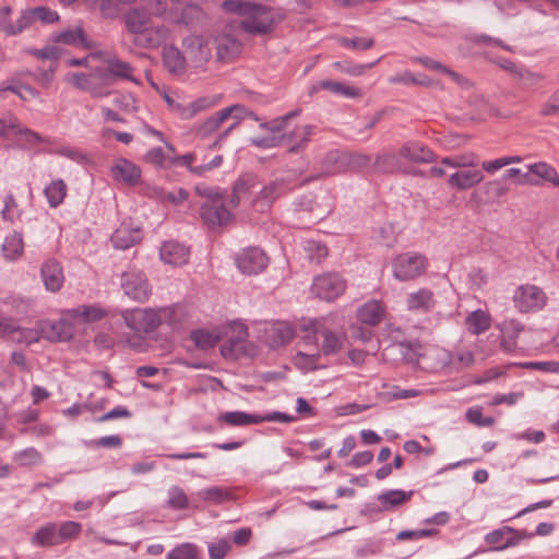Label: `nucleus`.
I'll return each instance as SVG.
<instances>
[{
	"instance_id": "5701e85b",
	"label": "nucleus",
	"mask_w": 559,
	"mask_h": 559,
	"mask_svg": "<svg viewBox=\"0 0 559 559\" xmlns=\"http://www.w3.org/2000/svg\"><path fill=\"white\" fill-rule=\"evenodd\" d=\"M528 174L523 175L519 178L518 182L521 185L530 183L533 186H538L539 181L534 180L531 175L538 177L545 181L552 183L555 187L559 186V175L556 168L545 162L534 163L527 166Z\"/></svg>"
},
{
	"instance_id": "e433bc0d",
	"label": "nucleus",
	"mask_w": 559,
	"mask_h": 559,
	"mask_svg": "<svg viewBox=\"0 0 559 559\" xmlns=\"http://www.w3.org/2000/svg\"><path fill=\"white\" fill-rule=\"evenodd\" d=\"M31 543L36 547H53L60 545L57 524L53 522L40 526L32 536Z\"/></svg>"
},
{
	"instance_id": "6ab92c4d",
	"label": "nucleus",
	"mask_w": 559,
	"mask_h": 559,
	"mask_svg": "<svg viewBox=\"0 0 559 559\" xmlns=\"http://www.w3.org/2000/svg\"><path fill=\"white\" fill-rule=\"evenodd\" d=\"M267 257L259 248L245 249L236 258L237 266L243 274H258L267 265Z\"/></svg>"
},
{
	"instance_id": "1a4fd4ad",
	"label": "nucleus",
	"mask_w": 559,
	"mask_h": 559,
	"mask_svg": "<svg viewBox=\"0 0 559 559\" xmlns=\"http://www.w3.org/2000/svg\"><path fill=\"white\" fill-rule=\"evenodd\" d=\"M245 114L249 117H252L254 120H258V117L253 112L247 111L243 106L233 105L216 111L197 124L194 127V134L199 139H207L214 134L233 115L236 119H241Z\"/></svg>"
},
{
	"instance_id": "052dcab7",
	"label": "nucleus",
	"mask_w": 559,
	"mask_h": 559,
	"mask_svg": "<svg viewBox=\"0 0 559 559\" xmlns=\"http://www.w3.org/2000/svg\"><path fill=\"white\" fill-rule=\"evenodd\" d=\"M199 496L206 501L223 503L230 499V492L222 487H210L201 490Z\"/></svg>"
},
{
	"instance_id": "f8f14e48",
	"label": "nucleus",
	"mask_w": 559,
	"mask_h": 559,
	"mask_svg": "<svg viewBox=\"0 0 559 559\" xmlns=\"http://www.w3.org/2000/svg\"><path fill=\"white\" fill-rule=\"evenodd\" d=\"M90 70V73H69L66 80L73 86L88 92L93 97L109 95V91L106 90V74H103V68L95 67Z\"/></svg>"
},
{
	"instance_id": "20e7f679",
	"label": "nucleus",
	"mask_w": 559,
	"mask_h": 559,
	"mask_svg": "<svg viewBox=\"0 0 559 559\" xmlns=\"http://www.w3.org/2000/svg\"><path fill=\"white\" fill-rule=\"evenodd\" d=\"M147 8L153 15L176 24L188 25L200 14L198 7L185 4L183 0H147Z\"/></svg>"
},
{
	"instance_id": "c03bdc74",
	"label": "nucleus",
	"mask_w": 559,
	"mask_h": 559,
	"mask_svg": "<svg viewBox=\"0 0 559 559\" xmlns=\"http://www.w3.org/2000/svg\"><path fill=\"white\" fill-rule=\"evenodd\" d=\"M2 252L7 260H16L24 252L23 236L21 233L13 231L8 235L2 245Z\"/></svg>"
},
{
	"instance_id": "aec40b11",
	"label": "nucleus",
	"mask_w": 559,
	"mask_h": 559,
	"mask_svg": "<svg viewBox=\"0 0 559 559\" xmlns=\"http://www.w3.org/2000/svg\"><path fill=\"white\" fill-rule=\"evenodd\" d=\"M159 258L165 264L182 266L188 263L190 249L178 241H165L159 248Z\"/></svg>"
},
{
	"instance_id": "7ed1b4c3",
	"label": "nucleus",
	"mask_w": 559,
	"mask_h": 559,
	"mask_svg": "<svg viewBox=\"0 0 559 559\" xmlns=\"http://www.w3.org/2000/svg\"><path fill=\"white\" fill-rule=\"evenodd\" d=\"M334 326L335 317L332 314L312 319L302 325L304 340L306 343L317 345L318 336H321L322 344L318 350L325 356L335 355L343 347L345 334L336 332Z\"/></svg>"
},
{
	"instance_id": "473e14b6",
	"label": "nucleus",
	"mask_w": 559,
	"mask_h": 559,
	"mask_svg": "<svg viewBox=\"0 0 559 559\" xmlns=\"http://www.w3.org/2000/svg\"><path fill=\"white\" fill-rule=\"evenodd\" d=\"M128 32L134 35V39L143 35L151 25L150 14L142 9H132L124 16Z\"/></svg>"
},
{
	"instance_id": "f3484780",
	"label": "nucleus",
	"mask_w": 559,
	"mask_h": 559,
	"mask_svg": "<svg viewBox=\"0 0 559 559\" xmlns=\"http://www.w3.org/2000/svg\"><path fill=\"white\" fill-rule=\"evenodd\" d=\"M200 216L210 228L227 225L233 218L231 213L225 206L223 198L205 201L200 209Z\"/></svg>"
},
{
	"instance_id": "a211bd4d",
	"label": "nucleus",
	"mask_w": 559,
	"mask_h": 559,
	"mask_svg": "<svg viewBox=\"0 0 559 559\" xmlns=\"http://www.w3.org/2000/svg\"><path fill=\"white\" fill-rule=\"evenodd\" d=\"M67 318L59 319L57 321H43L40 323L41 336L51 342H64L69 341L74 335V326Z\"/></svg>"
},
{
	"instance_id": "774afa93",
	"label": "nucleus",
	"mask_w": 559,
	"mask_h": 559,
	"mask_svg": "<svg viewBox=\"0 0 559 559\" xmlns=\"http://www.w3.org/2000/svg\"><path fill=\"white\" fill-rule=\"evenodd\" d=\"M465 418L468 423L479 427L492 426L495 419L492 417H484L480 407H471L466 411Z\"/></svg>"
},
{
	"instance_id": "09e8293b",
	"label": "nucleus",
	"mask_w": 559,
	"mask_h": 559,
	"mask_svg": "<svg viewBox=\"0 0 559 559\" xmlns=\"http://www.w3.org/2000/svg\"><path fill=\"white\" fill-rule=\"evenodd\" d=\"M9 128L13 130L16 134L21 135L23 140L28 144L34 145L37 143L46 142V139L44 136L22 126L20 120L13 115H9Z\"/></svg>"
},
{
	"instance_id": "58836bf2",
	"label": "nucleus",
	"mask_w": 559,
	"mask_h": 559,
	"mask_svg": "<svg viewBox=\"0 0 559 559\" xmlns=\"http://www.w3.org/2000/svg\"><path fill=\"white\" fill-rule=\"evenodd\" d=\"M464 323L469 333L479 335L490 328L491 317L487 311L477 309L467 314Z\"/></svg>"
},
{
	"instance_id": "c9c22d12",
	"label": "nucleus",
	"mask_w": 559,
	"mask_h": 559,
	"mask_svg": "<svg viewBox=\"0 0 559 559\" xmlns=\"http://www.w3.org/2000/svg\"><path fill=\"white\" fill-rule=\"evenodd\" d=\"M107 314V310L98 305H81L67 311L69 318L84 323L99 321Z\"/></svg>"
},
{
	"instance_id": "5fc2aeb1",
	"label": "nucleus",
	"mask_w": 559,
	"mask_h": 559,
	"mask_svg": "<svg viewBox=\"0 0 559 559\" xmlns=\"http://www.w3.org/2000/svg\"><path fill=\"white\" fill-rule=\"evenodd\" d=\"M166 559H202L200 549L192 543H182L171 549Z\"/></svg>"
},
{
	"instance_id": "37998d69",
	"label": "nucleus",
	"mask_w": 559,
	"mask_h": 559,
	"mask_svg": "<svg viewBox=\"0 0 559 559\" xmlns=\"http://www.w3.org/2000/svg\"><path fill=\"white\" fill-rule=\"evenodd\" d=\"M68 187L62 179L52 180L45 189L44 194L50 207H58L67 197Z\"/></svg>"
},
{
	"instance_id": "4d7b16f0",
	"label": "nucleus",
	"mask_w": 559,
	"mask_h": 559,
	"mask_svg": "<svg viewBox=\"0 0 559 559\" xmlns=\"http://www.w3.org/2000/svg\"><path fill=\"white\" fill-rule=\"evenodd\" d=\"M320 86L324 90L331 91L334 94H341L348 98H356L360 96V91L358 88L338 82L322 81Z\"/></svg>"
},
{
	"instance_id": "bf43d9fd",
	"label": "nucleus",
	"mask_w": 559,
	"mask_h": 559,
	"mask_svg": "<svg viewBox=\"0 0 559 559\" xmlns=\"http://www.w3.org/2000/svg\"><path fill=\"white\" fill-rule=\"evenodd\" d=\"M60 545L67 540L74 539L82 531V525L74 521H67L60 526L57 525Z\"/></svg>"
},
{
	"instance_id": "338daca9",
	"label": "nucleus",
	"mask_w": 559,
	"mask_h": 559,
	"mask_svg": "<svg viewBox=\"0 0 559 559\" xmlns=\"http://www.w3.org/2000/svg\"><path fill=\"white\" fill-rule=\"evenodd\" d=\"M173 157H167L162 147H153L146 152L144 160L158 168L167 167V163L171 162Z\"/></svg>"
},
{
	"instance_id": "423d86ee",
	"label": "nucleus",
	"mask_w": 559,
	"mask_h": 559,
	"mask_svg": "<svg viewBox=\"0 0 559 559\" xmlns=\"http://www.w3.org/2000/svg\"><path fill=\"white\" fill-rule=\"evenodd\" d=\"M428 267L427 258L417 252H404L392 261L393 276L401 282H409L418 278Z\"/></svg>"
},
{
	"instance_id": "6e6d98bb",
	"label": "nucleus",
	"mask_w": 559,
	"mask_h": 559,
	"mask_svg": "<svg viewBox=\"0 0 559 559\" xmlns=\"http://www.w3.org/2000/svg\"><path fill=\"white\" fill-rule=\"evenodd\" d=\"M21 215L22 210L13 194L5 195L3 199V207L1 210L2 219L4 222L14 223L20 219Z\"/></svg>"
},
{
	"instance_id": "f257e3e1",
	"label": "nucleus",
	"mask_w": 559,
	"mask_h": 559,
	"mask_svg": "<svg viewBox=\"0 0 559 559\" xmlns=\"http://www.w3.org/2000/svg\"><path fill=\"white\" fill-rule=\"evenodd\" d=\"M222 9L240 16L239 28L252 36L272 34L286 17L283 9L241 0H225Z\"/></svg>"
},
{
	"instance_id": "dca6fc26",
	"label": "nucleus",
	"mask_w": 559,
	"mask_h": 559,
	"mask_svg": "<svg viewBox=\"0 0 559 559\" xmlns=\"http://www.w3.org/2000/svg\"><path fill=\"white\" fill-rule=\"evenodd\" d=\"M346 289V282L337 274H324L314 278L313 294L323 300H334Z\"/></svg>"
},
{
	"instance_id": "bb28decb",
	"label": "nucleus",
	"mask_w": 559,
	"mask_h": 559,
	"mask_svg": "<svg viewBox=\"0 0 559 559\" xmlns=\"http://www.w3.org/2000/svg\"><path fill=\"white\" fill-rule=\"evenodd\" d=\"M142 239V229L130 223H122L111 235L112 246L117 249L127 250Z\"/></svg>"
},
{
	"instance_id": "c85d7f7f",
	"label": "nucleus",
	"mask_w": 559,
	"mask_h": 559,
	"mask_svg": "<svg viewBox=\"0 0 559 559\" xmlns=\"http://www.w3.org/2000/svg\"><path fill=\"white\" fill-rule=\"evenodd\" d=\"M498 328L501 332V348L508 353L513 352L516 347V340L524 330V325L516 319H506Z\"/></svg>"
},
{
	"instance_id": "680f3d73",
	"label": "nucleus",
	"mask_w": 559,
	"mask_h": 559,
	"mask_svg": "<svg viewBox=\"0 0 559 559\" xmlns=\"http://www.w3.org/2000/svg\"><path fill=\"white\" fill-rule=\"evenodd\" d=\"M40 336V330L37 331L33 329H23L15 326L12 341L20 344L31 345L33 343L38 342Z\"/></svg>"
},
{
	"instance_id": "f704fd0d",
	"label": "nucleus",
	"mask_w": 559,
	"mask_h": 559,
	"mask_svg": "<svg viewBox=\"0 0 559 559\" xmlns=\"http://www.w3.org/2000/svg\"><path fill=\"white\" fill-rule=\"evenodd\" d=\"M217 58L223 61L231 60L241 51V43L231 35L222 34L215 37Z\"/></svg>"
},
{
	"instance_id": "0e129e2a",
	"label": "nucleus",
	"mask_w": 559,
	"mask_h": 559,
	"mask_svg": "<svg viewBox=\"0 0 559 559\" xmlns=\"http://www.w3.org/2000/svg\"><path fill=\"white\" fill-rule=\"evenodd\" d=\"M320 357V352L318 350L314 354H305V353H297L294 356V365L302 370H313L316 369L318 359Z\"/></svg>"
},
{
	"instance_id": "de8ad7c7",
	"label": "nucleus",
	"mask_w": 559,
	"mask_h": 559,
	"mask_svg": "<svg viewBox=\"0 0 559 559\" xmlns=\"http://www.w3.org/2000/svg\"><path fill=\"white\" fill-rule=\"evenodd\" d=\"M219 420L226 423L229 426H248L253 424L262 423V418L259 415H251L245 412H227L219 416Z\"/></svg>"
},
{
	"instance_id": "49530a36",
	"label": "nucleus",
	"mask_w": 559,
	"mask_h": 559,
	"mask_svg": "<svg viewBox=\"0 0 559 559\" xmlns=\"http://www.w3.org/2000/svg\"><path fill=\"white\" fill-rule=\"evenodd\" d=\"M413 496V491L405 492L401 489H392L384 491L378 496V501L383 509L388 510L401 506L408 501Z\"/></svg>"
},
{
	"instance_id": "cd10ccee",
	"label": "nucleus",
	"mask_w": 559,
	"mask_h": 559,
	"mask_svg": "<svg viewBox=\"0 0 559 559\" xmlns=\"http://www.w3.org/2000/svg\"><path fill=\"white\" fill-rule=\"evenodd\" d=\"M385 311L382 301L372 299L359 307L356 316L361 323L376 326L383 321Z\"/></svg>"
},
{
	"instance_id": "a878e982",
	"label": "nucleus",
	"mask_w": 559,
	"mask_h": 559,
	"mask_svg": "<svg viewBox=\"0 0 559 559\" xmlns=\"http://www.w3.org/2000/svg\"><path fill=\"white\" fill-rule=\"evenodd\" d=\"M133 67L117 58L115 55L112 58H108L107 69L103 68V74H106V90L114 82V79H124L135 84H140V81L133 76Z\"/></svg>"
},
{
	"instance_id": "13d9d810",
	"label": "nucleus",
	"mask_w": 559,
	"mask_h": 559,
	"mask_svg": "<svg viewBox=\"0 0 559 559\" xmlns=\"http://www.w3.org/2000/svg\"><path fill=\"white\" fill-rule=\"evenodd\" d=\"M189 500L179 486H173L168 490L167 506L175 510H183L188 507Z\"/></svg>"
},
{
	"instance_id": "8fccbe9b",
	"label": "nucleus",
	"mask_w": 559,
	"mask_h": 559,
	"mask_svg": "<svg viewBox=\"0 0 559 559\" xmlns=\"http://www.w3.org/2000/svg\"><path fill=\"white\" fill-rule=\"evenodd\" d=\"M515 531L509 526H504L499 530H495L488 533L485 537V540L489 545H495V550H502L518 544V539H507L503 542L506 534L514 533Z\"/></svg>"
},
{
	"instance_id": "9b49d317",
	"label": "nucleus",
	"mask_w": 559,
	"mask_h": 559,
	"mask_svg": "<svg viewBox=\"0 0 559 559\" xmlns=\"http://www.w3.org/2000/svg\"><path fill=\"white\" fill-rule=\"evenodd\" d=\"M182 49L188 60V67L204 69L212 58L210 37L203 35H189L182 39Z\"/></svg>"
},
{
	"instance_id": "9d476101",
	"label": "nucleus",
	"mask_w": 559,
	"mask_h": 559,
	"mask_svg": "<svg viewBox=\"0 0 559 559\" xmlns=\"http://www.w3.org/2000/svg\"><path fill=\"white\" fill-rule=\"evenodd\" d=\"M548 297L539 286L523 284L515 288L512 301L521 313L537 312L547 305Z\"/></svg>"
},
{
	"instance_id": "ddd939ff",
	"label": "nucleus",
	"mask_w": 559,
	"mask_h": 559,
	"mask_svg": "<svg viewBox=\"0 0 559 559\" xmlns=\"http://www.w3.org/2000/svg\"><path fill=\"white\" fill-rule=\"evenodd\" d=\"M122 318L127 326L136 334L151 333L162 323L159 310L151 308L126 310Z\"/></svg>"
},
{
	"instance_id": "864d4df0",
	"label": "nucleus",
	"mask_w": 559,
	"mask_h": 559,
	"mask_svg": "<svg viewBox=\"0 0 559 559\" xmlns=\"http://www.w3.org/2000/svg\"><path fill=\"white\" fill-rule=\"evenodd\" d=\"M13 461L20 466L32 467L43 462V454L37 449L29 447L15 452Z\"/></svg>"
},
{
	"instance_id": "39448f33",
	"label": "nucleus",
	"mask_w": 559,
	"mask_h": 559,
	"mask_svg": "<svg viewBox=\"0 0 559 559\" xmlns=\"http://www.w3.org/2000/svg\"><path fill=\"white\" fill-rule=\"evenodd\" d=\"M163 98L170 112L182 120L192 119L200 112L213 108L221 100V96L213 95L202 96L190 103H186L179 96H171L168 93H164Z\"/></svg>"
},
{
	"instance_id": "a18cd8bd",
	"label": "nucleus",
	"mask_w": 559,
	"mask_h": 559,
	"mask_svg": "<svg viewBox=\"0 0 559 559\" xmlns=\"http://www.w3.org/2000/svg\"><path fill=\"white\" fill-rule=\"evenodd\" d=\"M222 333L218 330H197L191 333V340L198 348L209 349L214 347L222 338Z\"/></svg>"
},
{
	"instance_id": "69168bd1",
	"label": "nucleus",
	"mask_w": 559,
	"mask_h": 559,
	"mask_svg": "<svg viewBox=\"0 0 559 559\" xmlns=\"http://www.w3.org/2000/svg\"><path fill=\"white\" fill-rule=\"evenodd\" d=\"M338 43L348 49L353 50H367L370 49L374 41L371 37H355V38H346L342 37L338 39Z\"/></svg>"
},
{
	"instance_id": "4be33fe9",
	"label": "nucleus",
	"mask_w": 559,
	"mask_h": 559,
	"mask_svg": "<svg viewBox=\"0 0 559 559\" xmlns=\"http://www.w3.org/2000/svg\"><path fill=\"white\" fill-rule=\"evenodd\" d=\"M399 155L402 159L414 164H428L436 160V154L426 145L409 141L399 148Z\"/></svg>"
},
{
	"instance_id": "72a5a7b5",
	"label": "nucleus",
	"mask_w": 559,
	"mask_h": 559,
	"mask_svg": "<svg viewBox=\"0 0 559 559\" xmlns=\"http://www.w3.org/2000/svg\"><path fill=\"white\" fill-rule=\"evenodd\" d=\"M170 35V31L168 27L164 25L151 26L145 31V33L139 36V39H133V43L136 46L144 48H155L164 44Z\"/></svg>"
},
{
	"instance_id": "412c9836",
	"label": "nucleus",
	"mask_w": 559,
	"mask_h": 559,
	"mask_svg": "<svg viewBox=\"0 0 559 559\" xmlns=\"http://www.w3.org/2000/svg\"><path fill=\"white\" fill-rule=\"evenodd\" d=\"M40 275L45 288L48 292L57 293L59 292L64 283V274L63 269L59 261L56 259H47L40 267Z\"/></svg>"
},
{
	"instance_id": "a19ab883",
	"label": "nucleus",
	"mask_w": 559,
	"mask_h": 559,
	"mask_svg": "<svg viewBox=\"0 0 559 559\" xmlns=\"http://www.w3.org/2000/svg\"><path fill=\"white\" fill-rule=\"evenodd\" d=\"M397 153L384 152L376 157L374 166L382 173H405L406 169Z\"/></svg>"
},
{
	"instance_id": "79ce46f5",
	"label": "nucleus",
	"mask_w": 559,
	"mask_h": 559,
	"mask_svg": "<svg viewBox=\"0 0 559 559\" xmlns=\"http://www.w3.org/2000/svg\"><path fill=\"white\" fill-rule=\"evenodd\" d=\"M34 23V20L32 17L29 9L24 10L20 17L16 20V22H11L8 17H1L0 21V28L8 35V36H15L17 34H21L24 29L32 26Z\"/></svg>"
},
{
	"instance_id": "4c0bfd02",
	"label": "nucleus",
	"mask_w": 559,
	"mask_h": 559,
	"mask_svg": "<svg viewBox=\"0 0 559 559\" xmlns=\"http://www.w3.org/2000/svg\"><path fill=\"white\" fill-rule=\"evenodd\" d=\"M163 59L165 67L174 74L183 73L188 67L185 51L179 50L175 46H169L164 49Z\"/></svg>"
},
{
	"instance_id": "3c124183",
	"label": "nucleus",
	"mask_w": 559,
	"mask_h": 559,
	"mask_svg": "<svg viewBox=\"0 0 559 559\" xmlns=\"http://www.w3.org/2000/svg\"><path fill=\"white\" fill-rule=\"evenodd\" d=\"M475 362L473 350L467 348L457 349L452 353V362L449 365V371H461L471 368Z\"/></svg>"
},
{
	"instance_id": "0eeeda50",
	"label": "nucleus",
	"mask_w": 559,
	"mask_h": 559,
	"mask_svg": "<svg viewBox=\"0 0 559 559\" xmlns=\"http://www.w3.org/2000/svg\"><path fill=\"white\" fill-rule=\"evenodd\" d=\"M228 337L227 343L221 347L222 355L226 358L237 359L241 355L252 356L255 348L247 342L248 329L240 321L231 322L225 332Z\"/></svg>"
},
{
	"instance_id": "e2e57ef3",
	"label": "nucleus",
	"mask_w": 559,
	"mask_h": 559,
	"mask_svg": "<svg viewBox=\"0 0 559 559\" xmlns=\"http://www.w3.org/2000/svg\"><path fill=\"white\" fill-rule=\"evenodd\" d=\"M514 79L519 81L521 86L532 88L537 86L544 78L540 73L532 72L522 67L521 70L516 72Z\"/></svg>"
},
{
	"instance_id": "7c9ffc66",
	"label": "nucleus",
	"mask_w": 559,
	"mask_h": 559,
	"mask_svg": "<svg viewBox=\"0 0 559 559\" xmlns=\"http://www.w3.org/2000/svg\"><path fill=\"white\" fill-rule=\"evenodd\" d=\"M52 40L76 48L91 49L94 47L93 43L86 38L81 26L57 32L52 35Z\"/></svg>"
},
{
	"instance_id": "c756f323",
	"label": "nucleus",
	"mask_w": 559,
	"mask_h": 559,
	"mask_svg": "<svg viewBox=\"0 0 559 559\" xmlns=\"http://www.w3.org/2000/svg\"><path fill=\"white\" fill-rule=\"evenodd\" d=\"M313 133V127L301 124L295 127L290 132L281 135L282 144L288 146L289 152H297L305 147Z\"/></svg>"
},
{
	"instance_id": "2f4dec72",
	"label": "nucleus",
	"mask_w": 559,
	"mask_h": 559,
	"mask_svg": "<svg viewBox=\"0 0 559 559\" xmlns=\"http://www.w3.org/2000/svg\"><path fill=\"white\" fill-rule=\"evenodd\" d=\"M484 180V175L479 169H462L450 175L448 183L457 190H467Z\"/></svg>"
},
{
	"instance_id": "4468645a",
	"label": "nucleus",
	"mask_w": 559,
	"mask_h": 559,
	"mask_svg": "<svg viewBox=\"0 0 559 559\" xmlns=\"http://www.w3.org/2000/svg\"><path fill=\"white\" fill-rule=\"evenodd\" d=\"M296 186L297 183L292 180L290 176L276 178L259 191V195L252 203L258 211L263 212L267 210L274 201L292 191Z\"/></svg>"
},
{
	"instance_id": "393cba45",
	"label": "nucleus",
	"mask_w": 559,
	"mask_h": 559,
	"mask_svg": "<svg viewBox=\"0 0 559 559\" xmlns=\"http://www.w3.org/2000/svg\"><path fill=\"white\" fill-rule=\"evenodd\" d=\"M141 174V168L127 158H119L111 167L112 178L131 187L140 182Z\"/></svg>"
},
{
	"instance_id": "ea45409f",
	"label": "nucleus",
	"mask_w": 559,
	"mask_h": 559,
	"mask_svg": "<svg viewBox=\"0 0 559 559\" xmlns=\"http://www.w3.org/2000/svg\"><path fill=\"white\" fill-rule=\"evenodd\" d=\"M413 61L420 63L421 66H424L425 68H427L429 70H435V71L447 74L462 87L471 86V83L468 80L464 79L461 74L452 71L451 69L447 68L444 64H442L441 62H439L437 60H433L429 57H416L413 59Z\"/></svg>"
},
{
	"instance_id": "f03ea898",
	"label": "nucleus",
	"mask_w": 559,
	"mask_h": 559,
	"mask_svg": "<svg viewBox=\"0 0 559 559\" xmlns=\"http://www.w3.org/2000/svg\"><path fill=\"white\" fill-rule=\"evenodd\" d=\"M403 358L420 369L429 372L448 370L452 362V352L437 345H421L419 343H397Z\"/></svg>"
},
{
	"instance_id": "2eb2a0df",
	"label": "nucleus",
	"mask_w": 559,
	"mask_h": 559,
	"mask_svg": "<svg viewBox=\"0 0 559 559\" xmlns=\"http://www.w3.org/2000/svg\"><path fill=\"white\" fill-rule=\"evenodd\" d=\"M121 287L128 297L139 302L146 301L151 295L147 278L139 271L124 272L121 278Z\"/></svg>"
},
{
	"instance_id": "603ef678",
	"label": "nucleus",
	"mask_w": 559,
	"mask_h": 559,
	"mask_svg": "<svg viewBox=\"0 0 559 559\" xmlns=\"http://www.w3.org/2000/svg\"><path fill=\"white\" fill-rule=\"evenodd\" d=\"M441 164L451 168H473L478 165V157L474 153H465L443 157Z\"/></svg>"
},
{
	"instance_id": "b1692460",
	"label": "nucleus",
	"mask_w": 559,
	"mask_h": 559,
	"mask_svg": "<svg viewBox=\"0 0 559 559\" xmlns=\"http://www.w3.org/2000/svg\"><path fill=\"white\" fill-rule=\"evenodd\" d=\"M436 302L435 293L426 287L411 292L405 299L407 310L419 313L430 312L435 308Z\"/></svg>"
},
{
	"instance_id": "6e6552de",
	"label": "nucleus",
	"mask_w": 559,
	"mask_h": 559,
	"mask_svg": "<svg viewBox=\"0 0 559 559\" xmlns=\"http://www.w3.org/2000/svg\"><path fill=\"white\" fill-rule=\"evenodd\" d=\"M257 331L259 340L273 349L287 345L296 335L294 325L287 321L259 323Z\"/></svg>"
}]
</instances>
